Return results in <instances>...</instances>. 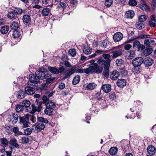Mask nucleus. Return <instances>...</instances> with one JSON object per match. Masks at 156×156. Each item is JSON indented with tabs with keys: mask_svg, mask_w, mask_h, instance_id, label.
Returning <instances> with one entry per match:
<instances>
[{
	"mask_svg": "<svg viewBox=\"0 0 156 156\" xmlns=\"http://www.w3.org/2000/svg\"><path fill=\"white\" fill-rule=\"evenodd\" d=\"M42 3L43 5H45L48 4H51V1L49 0H42Z\"/></svg>",
	"mask_w": 156,
	"mask_h": 156,
	"instance_id": "bf43d9fd",
	"label": "nucleus"
},
{
	"mask_svg": "<svg viewBox=\"0 0 156 156\" xmlns=\"http://www.w3.org/2000/svg\"><path fill=\"white\" fill-rule=\"evenodd\" d=\"M29 79L30 82L32 83L37 84L38 83L39 81L37 76L34 74H30L29 76Z\"/></svg>",
	"mask_w": 156,
	"mask_h": 156,
	"instance_id": "9b49d317",
	"label": "nucleus"
},
{
	"mask_svg": "<svg viewBox=\"0 0 156 156\" xmlns=\"http://www.w3.org/2000/svg\"><path fill=\"white\" fill-rule=\"evenodd\" d=\"M12 130L15 133V136H18L23 134V133L22 132L19 131V129L17 127H14L12 128Z\"/></svg>",
	"mask_w": 156,
	"mask_h": 156,
	"instance_id": "cd10ccee",
	"label": "nucleus"
},
{
	"mask_svg": "<svg viewBox=\"0 0 156 156\" xmlns=\"http://www.w3.org/2000/svg\"><path fill=\"white\" fill-rule=\"evenodd\" d=\"M123 61L121 59H117L115 62L117 65L118 66H120L122 64Z\"/></svg>",
	"mask_w": 156,
	"mask_h": 156,
	"instance_id": "6e6d98bb",
	"label": "nucleus"
},
{
	"mask_svg": "<svg viewBox=\"0 0 156 156\" xmlns=\"http://www.w3.org/2000/svg\"><path fill=\"white\" fill-rule=\"evenodd\" d=\"M92 49L88 46L87 45L84 46L83 51L86 54L88 55L90 54L92 52Z\"/></svg>",
	"mask_w": 156,
	"mask_h": 156,
	"instance_id": "4be33fe9",
	"label": "nucleus"
},
{
	"mask_svg": "<svg viewBox=\"0 0 156 156\" xmlns=\"http://www.w3.org/2000/svg\"><path fill=\"white\" fill-rule=\"evenodd\" d=\"M23 107L22 105H18L16 106V110L17 112H20L23 110Z\"/></svg>",
	"mask_w": 156,
	"mask_h": 156,
	"instance_id": "ea45409f",
	"label": "nucleus"
},
{
	"mask_svg": "<svg viewBox=\"0 0 156 156\" xmlns=\"http://www.w3.org/2000/svg\"><path fill=\"white\" fill-rule=\"evenodd\" d=\"M14 11H15L16 14V15L17 14L21 13L22 11V10L21 9L19 8L16 9H15L14 10Z\"/></svg>",
	"mask_w": 156,
	"mask_h": 156,
	"instance_id": "4d7b16f0",
	"label": "nucleus"
},
{
	"mask_svg": "<svg viewBox=\"0 0 156 156\" xmlns=\"http://www.w3.org/2000/svg\"><path fill=\"white\" fill-rule=\"evenodd\" d=\"M107 41L105 40V41H103L101 44V47L103 48H106L107 46Z\"/></svg>",
	"mask_w": 156,
	"mask_h": 156,
	"instance_id": "680f3d73",
	"label": "nucleus"
},
{
	"mask_svg": "<svg viewBox=\"0 0 156 156\" xmlns=\"http://www.w3.org/2000/svg\"><path fill=\"white\" fill-rule=\"evenodd\" d=\"M139 20V22H143L145 21L147 19V18L145 15H141L139 16L138 18Z\"/></svg>",
	"mask_w": 156,
	"mask_h": 156,
	"instance_id": "a18cd8bd",
	"label": "nucleus"
},
{
	"mask_svg": "<svg viewBox=\"0 0 156 156\" xmlns=\"http://www.w3.org/2000/svg\"><path fill=\"white\" fill-rule=\"evenodd\" d=\"M10 27L12 29L16 30L19 27V24L17 22H13L10 26Z\"/></svg>",
	"mask_w": 156,
	"mask_h": 156,
	"instance_id": "473e14b6",
	"label": "nucleus"
},
{
	"mask_svg": "<svg viewBox=\"0 0 156 156\" xmlns=\"http://www.w3.org/2000/svg\"><path fill=\"white\" fill-rule=\"evenodd\" d=\"M37 120L38 122H37L35 125L33 126V129L34 127L35 130H37V131L44 129L45 127V126L44 124V123H47L48 122L46 119L41 117L38 118Z\"/></svg>",
	"mask_w": 156,
	"mask_h": 156,
	"instance_id": "423d86ee",
	"label": "nucleus"
},
{
	"mask_svg": "<svg viewBox=\"0 0 156 156\" xmlns=\"http://www.w3.org/2000/svg\"><path fill=\"white\" fill-rule=\"evenodd\" d=\"M30 118L31 121L33 123H35L36 122L37 119L36 117L34 115H29V118Z\"/></svg>",
	"mask_w": 156,
	"mask_h": 156,
	"instance_id": "09e8293b",
	"label": "nucleus"
},
{
	"mask_svg": "<svg viewBox=\"0 0 156 156\" xmlns=\"http://www.w3.org/2000/svg\"><path fill=\"white\" fill-rule=\"evenodd\" d=\"M147 151L148 154L150 155H153L156 152V150L154 147L152 145L148 146L147 148Z\"/></svg>",
	"mask_w": 156,
	"mask_h": 156,
	"instance_id": "f8f14e48",
	"label": "nucleus"
},
{
	"mask_svg": "<svg viewBox=\"0 0 156 156\" xmlns=\"http://www.w3.org/2000/svg\"><path fill=\"white\" fill-rule=\"evenodd\" d=\"M140 8L143 10L147 11L150 10L149 7L145 3H142L140 5Z\"/></svg>",
	"mask_w": 156,
	"mask_h": 156,
	"instance_id": "72a5a7b5",
	"label": "nucleus"
},
{
	"mask_svg": "<svg viewBox=\"0 0 156 156\" xmlns=\"http://www.w3.org/2000/svg\"><path fill=\"white\" fill-rule=\"evenodd\" d=\"M116 84L118 86L122 87L126 85V80L124 79H119L117 82Z\"/></svg>",
	"mask_w": 156,
	"mask_h": 156,
	"instance_id": "dca6fc26",
	"label": "nucleus"
},
{
	"mask_svg": "<svg viewBox=\"0 0 156 156\" xmlns=\"http://www.w3.org/2000/svg\"><path fill=\"white\" fill-rule=\"evenodd\" d=\"M121 74H122L123 76H125L127 74V71L124 69H122L120 71Z\"/></svg>",
	"mask_w": 156,
	"mask_h": 156,
	"instance_id": "0e129e2a",
	"label": "nucleus"
},
{
	"mask_svg": "<svg viewBox=\"0 0 156 156\" xmlns=\"http://www.w3.org/2000/svg\"><path fill=\"white\" fill-rule=\"evenodd\" d=\"M119 76V72L116 71H114L112 73L110 76L112 80H115L118 79Z\"/></svg>",
	"mask_w": 156,
	"mask_h": 156,
	"instance_id": "6ab92c4d",
	"label": "nucleus"
},
{
	"mask_svg": "<svg viewBox=\"0 0 156 156\" xmlns=\"http://www.w3.org/2000/svg\"><path fill=\"white\" fill-rule=\"evenodd\" d=\"M21 35L20 33L16 30L13 31L12 34V36L14 38L19 37Z\"/></svg>",
	"mask_w": 156,
	"mask_h": 156,
	"instance_id": "58836bf2",
	"label": "nucleus"
},
{
	"mask_svg": "<svg viewBox=\"0 0 156 156\" xmlns=\"http://www.w3.org/2000/svg\"><path fill=\"white\" fill-rule=\"evenodd\" d=\"M48 69L52 73L58 74L57 69L55 67H48Z\"/></svg>",
	"mask_w": 156,
	"mask_h": 156,
	"instance_id": "e433bc0d",
	"label": "nucleus"
},
{
	"mask_svg": "<svg viewBox=\"0 0 156 156\" xmlns=\"http://www.w3.org/2000/svg\"><path fill=\"white\" fill-rule=\"evenodd\" d=\"M19 116L16 113H12L10 117V122L12 124L16 123L18 121Z\"/></svg>",
	"mask_w": 156,
	"mask_h": 156,
	"instance_id": "9d476101",
	"label": "nucleus"
},
{
	"mask_svg": "<svg viewBox=\"0 0 156 156\" xmlns=\"http://www.w3.org/2000/svg\"><path fill=\"white\" fill-rule=\"evenodd\" d=\"M35 74L39 80L40 79L46 80V83L43 84L42 86V87L46 86L55 79V78H51L50 75L41 70H37L35 73Z\"/></svg>",
	"mask_w": 156,
	"mask_h": 156,
	"instance_id": "f03ea898",
	"label": "nucleus"
},
{
	"mask_svg": "<svg viewBox=\"0 0 156 156\" xmlns=\"http://www.w3.org/2000/svg\"><path fill=\"white\" fill-rule=\"evenodd\" d=\"M17 140L14 138L11 139L9 141V144L11 145L14 146L16 148L19 147V145L17 143Z\"/></svg>",
	"mask_w": 156,
	"mask_h": 156,
	"instance_id": "bb28decb",
	"label": "nucleus"
},
{
	"mask_svg": "<svg viewBox=\"0 0 156 156\" xmlns=\"http://www.w3.org/2000/svg\"><path fill=\"white\" fill-rule=\"evenodd\" d=\"M46 108H48L53 109L55 108L56 105L54 102L51 101H49L46 104Z\"/></svg>",
	"mask_w": 156,
	"mask_h": 156,
	"instance_id": "a878e982",
	"label": "nucleus"
},
{
	"mask_svg": "<svg viewBox=\"0 0 156 156\" xmlns=\"http://www.w3.org/2000/svg\"><path fill=\"white\" fill-rule=\"evenodd\" d=\"M144 44L147 47L150 45V42L149 39H145L144 41Z\"/></svg>",
	"mask_w": 156,
	"mask_h": 156,
	"instance_id": "338daca9",
	"label": "nucleus"
},
{
	"mask_svg": "<svg viewBox=\"0 0 156 156\" xmlns=\"http://www.w3.org/2000/svg\"><path fill=\"white\" fill-rule=\"evenodd\" d=\"M68 53L72 56H74L76 54V51L74 49H71L69 50Z\"/></svg>",
	"mask_w": 156,
	"mask_h": 156,
	"instance_id": "49530a36",
	"label": "nucleus"
},
{
	"mask_svg": "<svg viewBox=\"0 0 156 156\" xmlns=\"http://www.w3.org/2000/svg\"><path fill=\"white\" fill-rule=\"evenodd\" d=\"M97 86V85L94 83H90L87 85L86 89L87 90H91L94 89Z\"/></svg>",
	"mask_w": 156,
	"mask_h": 156,
	"instance_id": "aec40b11",
	"label": "nucleus"
},
{
	"mask_svg": "<svg viewBox=\"0 0 156 156\" xmlns=\"http://www.w3.org/2000/svg\"><path fill=\"white\" fill-rule=\"evenodd\" d=\"M135 56V52L134 51H129L126 54V57L129 59H132Z\"/></svg>",
	"mask_w": 156,
	"mask_h": 156,
	"instance_id": "b1692460",
	"label": "nucleus"
},
{
	"mask_svg": "<svg viewBox=\"0 0 156 156\" xmlns=\"http://www.w3.org/2000/svg\"><path fill=\"white\" fill-rule=\"evenodd\" d=\"M16 16L15 11H14V10H12L11 11L9 12L7 15L8 18L11 19L15 18Z\"/></svg>",
	"mask_w": 156,
	"mask_h": 156,
	"instance_id": "c756f323",
	"label": "nucleus"
},
{
	"mask_svg": "<svg viewBox=\"0 0 156 156\" xmlns=\"http://www.w3.org/2000/svg\"><path fill=\"white\" fill-rule=\"evenodd\" d=\"M25 91L26 94L29 95L33 94L35 91L34 88L30 87H26L25 89Z\"/></svg>",
	"mask_w": 156,
	"mask_h": 156,
	"instance_id": "ddd939ff",
	"label": "nucleus"
},
{
	"mask_svg": "<svg viewBox=\"0 0 156 156\" xmlns=\"http://www.w3.org/2000/svg\"><path fill=\"white\" fill-rule=\"evenodd\" d=\"M118 149L117 147H112L109 150L108 152L110 154L113 155L117 153Z\"/></svg>",
	"mask_w": 156,
	"mask_h": 156,
	"instance_id": "412c9836",
	"label": "nucleus"
},
{
	"mask_svg": "<svg viewBox=\"0 0 156 156\" xmlns=\"http://www.w3.org/2000/svg\"><path fill=\"white\" fill-rule=\"evenodd\" d=\"M50 12V9L47 8H44L41 12V15L43 16H46L49 14Z\"/></svg>",
	"mask_w": 156,
	"mask_h": 156,
	"instance_id": "c85d7f7f",
	"label": "nucleus"
},
{
	"mask_svg": "<svg viewBox=\"0 0 156 156\" xmlns=\"http://www.w3.org/2000/svg\"><path fill=\"white\" fill-rule=\"evenodd\" d=\"M22 141L23 144L28 143L30 141L29 138L26 137H23L22 138Z\"/></svg>",
	"mask_w": 156,
	"mask_h": 156,
	"instance_id": "37998d69",
	"label": "nucleus"
},
{
	"mask_svg": "<svg viewBox=\"0 0 156 156\" xmlns=\"http://www.w3.org/2000/svg\"><path fill=\"white\" fill-rule=\"evenodd\" d=\"M136 27L139 30H141L144 27V24L140 22H137L136 24Z\"/></svg>",
	"mask_w": 156,
	"mask_h": 156,
	"instance_id": "f704fd0d",
	"label": "nucleus"
},
{
	"mask_svg": "<svg viewBox=\"0 0 156 156\" xmlns=\"http://www.w3.org/2000/svg\"><path fill=\"white\" fill-rule=\"evenodd\" d=\"M138 67L139 66H134V70L133 71L134 73H138L140 72V69Z\"/></svg>",
	"mask_w": 156,
	"mask_h": 156,
	"instance_id": "052dcab7",
	"label": "nucleus"
},
{
	"mask_svg": "<svg viewBox=\"0 0 156 156\" xmlns=\"http://www.w3.org/2000/svg\"><path fill=\"white\" fill-rule=\"evenodd\" d=\"M9 27L7 26H5L2 27L1 29V33L2 34H6L8 31Z\"/></svg>",
	"mask_w": 156,
	"mask_h": 156,
	"instance_id": "2f4dec72",
	"label": "nucleus"
},
{
	"mask_svg": "<svg viewBox=\"0 0 156 156\" xmlns=\"http://www.w3.org/2000/svg\"><path fill=\"white\" fill-rule=\"evenodd\" d=\"M123 37V35L120 32H117L113 36V39L115 42H119L120 41Z\"/></svg>",
	"mask_w": 156,
	"mask_h": 156,
	"instance_id": "1a4fd4ad",
	"label": "nucleus"
},
{
	"mask_svg": "<svg viewBox=\"0 0 156 156\" xmlns=\"http://www.w3.org/2000/svg\"><path fill=\"white\" fill-rule=\"evenodd\" d=\"M134 12L132 10H129L126 12L125 13L126 17L128 19H132L134 16Z\"/></svg>",
	"mask_w": 156,
	"mask_h": 156,
	"instance_id": "a211bd4d",
	"label": "nucleus"
},
{
	"mask_svg": "<svg viewBox=\"0 0 156 156\" xmlns=\"http://www.w3.org/2000/svg\"><path fill=\"white\" fill-rule=\"evenodd\" d=\"M32 133V129L29 128H27L24 129V134L27 135H30Z\"/></svg>",
	"mask_w": 156,
	"mask_h": 156,
	"instance_id": "a19ab883",
	"label": "nucleus"
},
{
	"mask_svg": "<svg viewBox=\"0 0 156 156\" xmlns=\"http://www.w3.org/2000/svg\"><path fill=\"white\" fill-rule=\"evenodd\" d=\"M29 119V115L27 114L23 117H20V122H28Z\"/></svg>",
	"mask_w": 156,
	"mask_h": 156,
	"instance_id": "5701e85b",
	"label": "nucleus"
},
{
	"mask_svg": "<svg viewBox=\"0 0 156 156\" xmlns=\"http://www.w3.org/2000/svg\"><path fill=\"white\" fill-rule=\"evenodd\" d=\"M144 60L141 57H138L133 61V64L134 66H140L143 62Z\"/></svg>",
	"mask_w": 156,
	"mask_h": 156,
	"instance_id": "6e6552de",
	"label": "nucleus"
},
{
	"mask_svg": "<svg viewBox=\"0 0 156 156\" xmlns=\"http://www.w3.org/2000/svg\"><path fill=\"white\" fill-rule=\"evenodd\" d=\"M143 62L146 66L148 67L152 65L153 63V60L151 58H147L145 59Z\"/></svg>",
	"mask_w": 156,
	"mask_h": 156,
	"instance_id": "4468645a",
	"label": "nucleus"
},
{
	"mask_svg": "<svg viewBox=\"0 0 156 156\" xmlns=\"http://www.w3.org/2000/svg\"><path fill=\"white\" fill-rule=\"evenodd\" d=\"M112 50L113 51L110 53L111 55H109L108 54V66H109L110 62L109 58H110L111 56H112V58H113L118 57L122 54L123 51L122 48L120 46L114 47L112 49Z\"/></svg>",
	"mask_w": 156,
	"mask_h": 156,
	"instance_id": "7ed1b4c3",
	"label": "nucleus"
},
{
	"mask_svg": "<svg viewBox=\"0 0 156 156\" xmlns=\"http://www.w3.org/2000/svg\"><path fill=\"white\" fill-rule=\"evenodd\" d=\"M25 97L24 92L23 91L20 90L18 92V98L22 99Z\"/></svg>",
	"mask_w": 156,
	"mask_h": 156,
	"instance_id": "4c0bfd02",
	"label": "nucleus"
},
{
	"mask_svg": "<svg viewBox=\"0 0 156 156\" xmlns=\"http://www.w3.org/2000/svg\"><path fill=\"white\" fill-rule=\"evenodd\" d=\"M136 116V115L135 114H132L131 115L128 114L125 117L127 119H133Z\"/></svg>",
	"mask_w": 156,
	"mask_h": 156,
	"instance_id": "8fccbe9b",
	"label": "nucleus"
},
{
	"mask_svg": "<svg viewBox=\"0 0 156 156\" xmlns=\"http://www.w3.org/2000/svg\"><path fill=\"white\" fill-rule=\"evenodd\" d=\"M28 123L29 122H20V124L21 125V126L23 128H26L28 126Z\"/></svg>",
	"mask_w": 156,
	"mask_h": 156,
	"instance_id": "3c124183",
	"label": "nucleus"
},
{
	"mask_svg": "<svg viewBox=\"0 0 156 156\" xmlns=\"http://www.w3.org/2000/svg\"><path fill=\"white\" fill-rule=\"evenodd\" d=\"M95 94L96 96V98L98 100H100L102 96L101 95L100 92L99 91H96Z\"/></svg>",
	"mask_w": 156,
	"mask_h": 156,
	"instance_id": "864d4df0",
	"label": "nucleus"
},
{
	"mask_svg": "<svg viewBox=\"0 0 156 156\" xmlns=\"http://www.w3.org/2000/svg\"><path fill=\"white\" fill-rule=\"evenodd\" d=\"M109 98L111 100L115 99L116 98L115 94L114 93H110L109 94Z\"/></svg>",
	"mask_w": 156,
	"mask_h": 156,
	"instance_id": "13d9d810",
	"label": "nucleus"
},
{
	"mask_svg": "<svg viewBox=\"0 0 156 156\" xmlns=\"http://www.w3.org/2000/svg\"><path fill=\"white\" fill-rule=\"evenodd\" d=\"M153 51V49L151 48H148L144 50L142 53V56H146L151 54Z\"/></svg>",
	"mask_w": 156,
	"mask_h": 156,
	"instance_id": "f3484780",
	"label": "nucleus"
},
{
	"mask_svg": "<svg viewBox=\"0 0 156 156\" xmlns=\"http://www.w3.org/2000/svg\"><path fill=\"white\" fill-rule=\"evenodd\" d=\"M76 70V66H74L70 69L65 71L64 73V79H66L69 77L70 76L75 73Z\"/></svg>",
	"mask_w": 156,
	"mask_h": 156,
	"instance_id": "0eeeda50",
	"label": "nucleus"
},
{
	"mask_svg": "<svg viewBox=\"0 0 156 156\" xmlns=\"http://www.w3.org/2000/svg\"><path fill=\"white\" fill-rule=\"evenodd\" d=\"M101 90L104 92L107 93V84H103L101 87Z\"/></svg>",
	"mask_w": 156,
	"mask_h": 156,
	"instance_id": "603ef678",
	"label": "nucleus"
},
{
	"mask_svg": "<svg viewBox=\"0 0 156 156\" xmlns=\"http://www.w3.org/2000/svg\"><path fill=\"white\" fill-rule=\"evenodd\" d=\"M44 112L45 114L49 116H51L53 115L54 112L53 109L48 108H46L44 109Z\"/></svg>",
	"mask_w": 156,
	"mask_h": 156,
	"instance_id": "393cba45",
	"label": "nucleus"
},
{
	"mask_svg": "<svg viewBox=\"0 0 156 156\" xmlns=\"http://www.w3.org/2000/svg\"><path fill=\"white\" fill-rule=\"evenodd\" d=\"M58 7L59 8L64 9L66 8V4L65 3L60 2V3L58 5Z\"/></svg>",
	"mask_w": 156,
	"mask_h": 156,
	"instance_id": "5fc2aeb1",
	"label": "nucleus"
},
{
	"mask_svg": "<svg viewBox=\"0 0 156 156\" xmlns=\"http://www.w3.org/2000/svg\"><path fill=\"white\" fill-rule=\"evenodd\" d=\"M65 84L63 83H62L59 84L58 87L60 89L62 90L65 88Z\"/></svg>",
	"mask_w": 156,
	"mask_h": 156,
	"instance_id": "69168bd1",
	"label": "nucleus"
},
{
	"mask_svg": "<svg viewBox=\"0 0 156 156\" xmlns=\"http://www.w3.org/2000/svg\"><path fill=\"white\" fill-rule=\"evenodd\" d=\"M80 80V76H79L77 75L75 77L73 81V83L74 85H76L78 83Z\"/></svg>",
	"mask_w": 156,
	"mask_h": 156,
	"instance_id": "c9c22d12",
	"label": "nucleus"
},
{
	"mask_svg": "<svg viewBox=\"0 0 156 156\" xmlns=\"http://www.w3.org/2000/svg\"><path fill=\"white\" fill-rule=\"evenodd\" d=\"M129 4L132 6H135L137 5V3L135 0H130L129 1Z\"/></svg>",
	"mask_w": 156,
	"mask_h": 156,
	"instance_id": "de8ad7c7",
	"label": "nucleus"
},
{
	"mask_svg": "<svg viewBox=\"0 0 156 156\" xmlns=\"http://www.w3.org/2000/svg\"><path fill=\"white\" fill-rule=\"evenodd\" d=\"M132 47V45L130 44H127L124 46L125 49L127 50H129Z\"/></svg>",
	"mask_w": 156,
	"mask_h": 156,
	"instance_id": "774afa93",
	"label": "nucleus"
},
{
	"mask_svg": "<svg viewBox=\"0 0 156 156\" xmlns=\"http://www.w3.org/2000/svg\"><path fill=\"white\" fill-rule=\"evenodd\" d=\"M84 73V70H83V69L82 68H80L78 69H76L75 72V73Z\"/></svg>",
	"mask_w": 156,
	"mask_h": 156,
	"instance_id": "e2e57ef3",
	"label": "nucleus"
},
{
	"mask_svg": "<svg viewBox=\"0 0 156 156\" xmlns=\"http://www.w3.org/2000/svg\"><path fill=\"white\" fill-rule=\"evenodd\" d=\"M102 57L99 58L98 63L104 67L103 75L105 78H107V54H103Z\"/></svg>",
	"mask_w": 156,
	"mask_h": 156,
	"instance_id": "20e7f679",
	"label": "nucleus"
},
{
	"mask_svg": "<svg viewBox=\"0 0 156 156\" xmlns=\"http://www.w3.org/2000/svg\"><path fill=\"white\" fill-rule=\"evenodd\" d=\"M140 42L137 40L135 41L133 43V48L134 49H135L138 48L140 44Z\"/></svg>",
	"mask_w": 156,
	"mask_h": 156,
	"instance_id": "c03bdc74",
	"label": "nucleus"
},
{
	"mask_svg": "<svg viewBox=\"0 0 156 156\" xmlns=\"http://www.w3.org/2000/svg\"><path fill=\"white\" fill-rule=\"evenodd\" d=\"M103 68L100 67L97 64H91L90 66L84 69V73L88 74L91 73H100L102 72Z\"/></svg>",
	"mask_w": 156,
	"mask_h": 156,
	"instance_id": "39448f33",
	"label": "nucleus"
},
{
	"mask_svg": "<svg viewBox=\"0 0 156 156\" xmlns=\"http://www.w3.org/2000/svg\"><path fill=\"white\" fill-rule=\"evenodd\" d=\"M149 25L151 27H154L156 26V20H151L150 21Z\"/></svg>",
	"mask_w": 156,
	"mask_h": 156,
	"instance_id": "79ce46f5",
	"label": "nucleus"
},
{
	"mask_svg": "<svg viewBox=\"0 0 156 156\" xmlns=\"http://www.w3.org/2000/svg\"><path fill=\"white\" fill-rule=\"evenodd\" d=\"M23 20L25 25H28L30 23L31 19L29 15H25L23 16Z\"/></svg>",
	"mask_w": 156,
	"mask_h": 156,
	"instance_id": "2eb2a0df",
	"label": "nucleus"
},
{
	"mask_svg": "<svg viewBox=\"0 0 156 156\" xmlns=\"http://www.w3.org/2000/svg\"><path fill=\"white\" fill-rule=\"evenodd\" d=\"M41 103L40 102L37 107L35 106L34 104L32 105V108L29 107L30 105V102L28 100H24L22 104L23 107L27 108V111L32 114H34L36 111L40 112L41 108Z\"/></svg>",
	"mask_w": 156,
	"mask_h": 156,
	"instance_id": "f257e3e1",
	"label": "nucleus"
},
{
	"mask_svg": "<svg viewBox=\"0 0 156 156\" xmlns=\"http://www.w3.org/2000/svg\"><path fill=\"white\" fill-rule=\"evenodd\" d=\"M2 145L3 147H6L8 145L9 141L5 138H1L0 140Z\"/></svg>",
	"mask_w": 156,
	"mask_h": 156,
	"instance_id": "7c9ffc66",
	"label": "nucleus"
}]
</instances>
